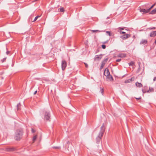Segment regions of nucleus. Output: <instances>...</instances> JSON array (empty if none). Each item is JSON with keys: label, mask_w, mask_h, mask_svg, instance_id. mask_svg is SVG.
Segmentation results:
<instances>
[{"label": "nucleus", "mask_w": 156, "mask_h": 156, "mask_svg": "<svg viewBox=\"0 0 156 156\" xmlns=\"http://www.w3.org/2000/svg\"><path fill=\"white\" fill-rule=\"evenodd\" d=\"M44 120L47 121H50V118L51 117V115L50 113L49 112L46 111L44 112Z\"/></svg>", "instance_id": "obj_2"}, {"label": "nucleus", "mask_w": 156, "mask_h": 156, "mask_svg": "<svg viewBox=\"0 0 156 156\" xmlns=\"http://www.w3.org/2000/svg\"><path fill=\"white\" fill-rule=\"evenodd\" d=\"M136 98V99L139 100V99H140L141 98Z\"/></svg>", "instance_id": "obj_43"}, {"label": "nucleus", "mask_w": 156, "mask_h": 156, "mask_svg": "<svg viewBox=\"0 0 156 156\" xmlns=\"http://www.w3.org/2000/svg\"><path fill=\"white\" fill-rule=\"evenodd\" d=\"M154 78H156V77H155Z\"/></svg>", "instance_id": "obj_48"}, {"label": "nucleus", "mask_w": 156, "mask_h": 156, "mask_svg": "<svg viewBox=\"0 0 156 156\" xmlns=\"http://www.w3.org/2000/svg\"><path fill=\"white\" fill-rule=\"evenodd\" d=\"M144 91H147L146 89H145V88H144Z\"/></svg>", "instance_id": "obj_46"}, {"label": "nucleus", "mask_w": 156, "mask_h": 156, "mask_svg": "<svg viewBox=\"0 0 156 156\" xmlns=\"http://www.w3.org/2000/svg\"><path fill=\"white\" fill-rule=\"evenodd\" d=\"M121 60V59H118L116 60V61L117 62H119Z\"/></svg>", "instance_id": "obj_39"}, {"label": "nucleus", "mask_w": 156, "mask_h": 156, "mask_svg": "<svg viewBox=\"0 0 156 156\" xmlns=\"http://www.w3.org/2000/svg\"><path fill=\"white\" fill-rule=\"evenodd\" d=\"M154 43L156 44V39L155 40V41Z\"/></svg>", "instance_id": "obj_45"}, {"label": "nucleus", "mask_w": 156, "mask_h": 156, "mask_svg": "<svg viewBox=\"0 0 156 156\" xmlns=\"http://www.w3.org/2000/svg\"><path fill=\"white\" fill-rule=\"evenodd\" d=\"M66 144H67L69 145L71 144V143L70 142L68 141V142H67Z\"/></svg>", "instance_id": "obj_37"}, {"label": "nucleus", "mask_w": 156, "mask_h": 156, "mask_svg": "<svg viewBox=\"0 0 156 156\" xmlns=\"http://www.w3.org/2000/svg\"><path fill=\"white\" fill-rule=\"evenodd\" d=\"M104 75L107 77V78H112V76L110 75V72L108 69H106L104 71Z\"/></svg>", "instance_id": "obj_3"}, {"label": "nucleus", "mask_w": 156, "mask_h": 156, "mask_svg": "<svg viewBox=\"0 0 156 156\" xmlns=\"http://www.w3.org/2000/svg\"><path fill=\"white\" fill-rule=\"evenodd\" d=\"M113 80H114V79H107V81H112Z\"/></svg>", "instance_id": "obj_28"}, {"label": "nucleus", "mask_w": 156, "mask_h": 156, "mask_svg": "<svg viewBox=\"0 0 156 156\" xmlns=\"http://www.w3.org/2000/svg\"><path fill=\"white\" fill-rule=\"evenodd\" d=\"M21 106V105L20 103H19L17 105V110L18 111L20 110V107Z\"/></svg>", "instance_id": "obj_17"}, {"label": "nucleus", "mask_w": 156, "mask_h": 156, "mask_svg": "<svg viewBox=\"0 0 156 156\" xmlns=\"http://www.w3.org/2000/svg\"><path fill=\"white\" fill-rule=\"evenodd\" d=\"M130 37V35L129 34H126L122 36H121L120 37L122 40H125L129 37Z\"/></svg>", "instance_id": "obj_10"}, {"label": "nucleus", "mask_w": 156, "mask_h": 156, "mask_svg": "<svg viewBox=\"0 0 156 156\" xmlns=\"http://www.w3.org/2000/svg\"><path fill=\"white\" fill-rule=\"evenodd\" d=\"M9 53V51H7L6 52V54L7 55H8Z\"/></svg>", "instance_id": "obj_42"}, {"label": "nucleus", "mask_w": 156, "mask_h": 156, "mask_svg": "<svg viewBox=\"0 0 156 156\" xmlns=\"http://www.w3.org/2000/svg\"><path fill=\"white\" fill-rule=\"evenodd\" d=\"M62 68L63 70H64L67 66L66 62L65 60H62Z\"/></svg>", "instance_id": "obj_5"}, {"label": "nucleus", "mask_w": 156, "mask_h": 156, "mask_svg": "<svg viewBox=\"0 0 156 156\" xmlns=\"http://www.w3.org/2000/svg\"><path fill=\"white\" fill-rule=\"evenodd\" d=\"M134 62L133 61L129 63V66H133L134 65Z\"/></svg>", "instance_id": "obj_21"}, {"label": "nucleus", "mask_w": 156, "mask_h": 156, "mask_svg": "<svg viewBox=\"0 0 156 156\" xmlns=\"http://www.w3.org/2000/svg\"><path fill=\"white\" fill-rule=\"evenodd\" d=\"M45 81L47 82H48L49 81V80L48 79H43L42 81L43 82H44L43 81Z\"/></svg>", "instance_id": "obj_24"}, {"label": "nucleus", "mask_w": 156, "mask_h": 156, "mask_svg": "<svg viewBox=\"0 0 156 156\" xmlns=\"http://www.w3.org/2000/svg\"><path fill=\"white\" fill-rule=\"evenodd\" d=\"M100 129H101V130L99 133V134L103 135L104 133L105 132V127L104 126V123L102 124V125L101 126Z\"/></svg>", "instance_id": "obj_4"}, {"label": "nucleus", "mask_w": 156, "mask_h": 156, "mask_svg": "<svg viewBox=\"0 0 156 156\" xmlns=\"http://www.w3.org/2000/svg\"><path fill=\"white\" fill-rule=\"evenodd\" d=\"M126 55L124 54H120L118 55V57L121 58H123L126 57Z\"/></svg>", "instance_id": "obj_16"}, {"label": "nucleus", "mask_w": 156, "mask_h": 156, "mask_svg": "<svg viewBox=\"0 0 156 156\" xmlns=\"http://www.w3.org/2000/svg\"><path fill=\"white\" fill-rule=\"evenodd\" d=\"M100 92H101V93L103 95L104 94V89L103 88H101V87H100Z\"/></svg>", "instance_id": "obj_23"}, {"label": "nucleus", "mask_w": 156, "mask_h": 156, "mask_svg": "<svg viewBox=\"0 0 156 156\" xmlns=\"http://www.w3.org/2000/svg\"><path fill=\"white\" fill-rule=\"evenodd\" d=\"M142 91L143 93H149L150 92H153L154 91V89L153 88H149V89L147 91H144V89H142Z\"/></svg>", "instance_id": "obj_9"}, {"label": "nucleus", "mask_w": 156, "mask_h": 156, "mask_svg": "<svg viewBox=\"0 0 156 156\" xmlns=\"http://www.w3.org/2000/svg\"><path fill=\"white\" fill-rule=\"evenodd\" d=\"M156 36V31H154L151 32L150 34V36L151 37H154Z\"/></svg>", "instance_id": "obj_12"}, {"label": "nucleus", "mask_w": 156, "mask_h": 156, "mask_svg": "<svg viewBox=\"0 0 156 156\" xmlns=\"http://www.w3.org/2000/svg\"><path fill=\"white\" fill-rule=\"evenodd\" d=\"M5 151H13L15 150V149L12 147H6L5 149Z\"/></svg>", "instance_id": "obj_11"}, {"label": "nucleus", "mask_w": 156, "mask_h": 156, "mask_svg": "<svg viewBox=\"0 0 156 156\" xmlns=\"http://www.w3.org/2000/svg\"><path fill=\"white\" fill-rule=\"evenodd\" d=\"M108 60V58H105V59H104V61H104L105 62V63Z\"/></svg>", "instance_id": "obj_32"}, {"label": "nucleus", "mask_w": 156, "mask_h": 156, "mask_svg": "<svg viewBox=\"0 0 156 156\" xmlns=\"http://www.w3.org/2000/svg\"><path fill=\"white\" fill-rule=\"evenodd\" d=\"M59 10L61 12H63L64 11V9L63 8H60Z\"/></svg>", "instance_id": "obj_29"}, {"label": "nucleus", "mask_w": 156, "mask_h": 156, "mask_svg": "<svg viewBox=\"0 0 156 156\" xmlns=\"http://www.w3.org/2000/svg\"><path fill=\"white\" fill-rule=\"evenodd\" d=\"M102 48L104 49H105L106 48V46L105 45L103 44L102 45Z\"/></svg>", "instance_id": "obj_33"}, {"label": "nucleus", "mask_w": 156, "mask_h": 156, "mask_svg": "<svg viewBox=\"0 0 156 156\" xmlns=\"http://www.w3.org/2000/svg\"><path fill=\"white\" fill-rule=\"evenodd\" d=\"M137 87H143L142 84L141 83L138 82H136L135 83Z\"/></svg>", "instance_id": "obj_14"}, {"label": "nucleus", "mask_w": 156, "mask_h": 156, "mask_svg": "<svg viewBox=\"0 0 156 156\" xmlns=\"http://www.w3.org/2000/svg\"><path fill=\"white\" fill-rule=\"evenodd\" d=\"M37 90H36V91L34 92V95L35 94H36V93H37Z\"/></svg>", "instance_id": "obj_41"}, {"label": "nucleus", "mask_w": 156, "mask_h": 156, "mask_svg": "<svg viewBox=\"0 0 156 156\" xmlns=\"http://www.w3.org/2000/svg\"><path fill=\"white\" fill-rule=\"evenodd\" d=\"M103 136V135L99 133L98 136L96 138V142L97 144H98L99 143L101 139Z\"/></svg>", "instance_id": "obj_6"}, {"label": "nucleus", "mask_w": 156, "mask_h": 156, "mask_svg": "<svg viewBox=\"0 0 156 156\" xmlns=\"http://www.w3.org/2000/svg\"><path fill=\"white\" fill-rule=\"evenodd\" d=\"M155 5V4H153L150 8L148 9H150V11L151 9L154 7V6Z\"/></svg>", "instance_id": "obj_35"}, {"label": "nucleus", "mask_w": 156, "mask_h": 156, "mask_svg": "<svg viewBox=\"0 0 156 156\" xmlns=\"http://www.w3.org/2000/svg\"><path fill=\"white\" fill-rule=\"evenodd\" d=\"M84 64L85 65V66L87 68L88 67V65L86 63H84Z\"/></svg>", "instance_id": "obj_38"}, {"label": "nucleus", "mask_w": 156, "mask_h": 156, "mask_svg": "<svg viewBox=\"0 0 156 156\" xmlns=\"http://www.w3.org/2000/svg\"><path fill=\"white\" fill-rule=\"evenodd\" d=\"M106 33L108 35H109V36H111V34L110 33V31H106Z\"/></svg>", "instance_id": "obj_27"}, {"label": "nucleus", "mask_w": 156, "mask_h": 156, "mask_svg": "<svg viewBox=\"0 0 156 156\" xmlns=\"http://www.w3.org/2000/svg\"><path fill=\"white\" fill-rule=\"evenodd\" d=\"M119 30H123L124 29V28L122 27H119Z\"/></svg>", "instance_id": "obj_40"}, {"label": "nucleus", "mask_w": 156, "mask_h": 156, "mask_svg": "<svg viewBox=\"0 0 156 156\" xmlns=\"http://www.w3.org/2000/svg\"><path fill=\"white\" fill-rule=\"evenodd\" d=\"M155 28V27H150V28H147V29H149L150 30H153V29H154Z\"/></svg>", "instance_id": "obj_31"}, {"label": "nucleus", "mask_w": 156, "mask_h": 156, "mask_svg": "<svg viewBox=\"0 0 156 156\" xmlns=\"http://www.w3.org/2000/svg\"><path fill=\"white\" fill-rule=\"evenodd\" d=\"M126 33V32L124 31H120V34H125Z\"/></svg>", "instance_id": "obj_34"}, {"label": "nucleus", "mask_w": 156, "mask_h": 156, "mask_svg": "<svg viewBox=\"0 0 156 156\" xmlns=\"http://www.w3.org/2000/svg\"><path fill=\"white\" fill-rule=\"evenodd\" d=\"M156 79H153V80L154 81H155L156 80Z\"/></svg>", "instance_id": "obj_44"}, {"label": "nucleus", "mask_w": 156, "mask_h": 156, "mask_svg": "<svg viewBox=\"0 0 156 156\" xmlns=\"http://www.w3.org/2000/svg\"><path fill=\"white\" fill-rule=\"evenodd\" d=\"M102 55H97L95 56L94 60L95 61H98L100 60L102 58Z\"/></svg>", "instance_id": "obj_7"}, {"label": "nucleus", "mask_w": 156, "mask_h": 156, "mask_svg": "<svg viewBox=\"0 0 156 156\" xmlns=\"http://www.w3.org/2000/svg\"><path fill=\"white\" fill-rule=\"evenodd\" d=\"M37 138V135H35V136H34L33 137V142H34L35 141V140H36Z\"/></svg>", "instance_id": "obj_25"}, {"label": "nucleus", "mask_w": 156, "mask_h": 156, "mask_svg": "<svg viewBox=\"0 0 156 156\" xmlns=\"http://www.w3.org/2000/svg\"><path fill=\"white\" fill-rule=\"evenodd\" d=\"M31 131L33 133H34L35 132V130L34 129L32 128Z\"/></svg>", "instance_id": "obj_36"}, {"label": "nucleus", "mask_w": 156, "mask_h": 156, "mask_svg": "<svg viewBox=\"0 0 156 156\" xmlns=\"http://www.w3.org/2000/svg\"><path fill=\"white\" fill-rule=\"evenodd\" d=\"M52 148H55V149H59L60 148V147H57V146H56V147L54 146V147H52Z\"/></svg>", "instance_id": "obj_26"}, {"label": "nucleus", "mask_w": 156, "mask_h": 156, "mask_svg": "<svg viewBox=\"0 0 156 156\" xmlns=\"http://www.w3.org/2000/svg\"><path fill=\"white\" fill-rule=\"evenodd\" d=\"M147 42V40L146 39H142L140 41V44H146Z\"/></svg>", "instance_id": "obj_13"}, {"label": "nucleus", "mask_w": 156, "mask_h": 156, "mask_svg": "<svg viewBox=\"0 0 156 156\" xmlns=\"http://www.w3.org/2000/svg\"><path fill=\"white\" fill-rule=\"evenodd\" d=\"M140 11L141 12H143V14L147 13L150 11V9H140Z\"/></svg>", "instance_id": "obj_8"}, {"label": "nucleus", "mask_w": 156, "mask_h": 156, "mask_svg": "<svg viewBox=\"0 0 156 156\" xmlns=\"http://www.w3.org/2000/svg\"><path fill=\"white\" fill-rule=\"evenodd\" d=\"M68 150H69V147H68Z\"/></svg>", "instance_id": "obj_47"}, {"label": "nucleus", "mask_w": 156, "mask_h": 156, "mask_svg": "<svg viewBox=\"0 0 156 156\" xmlns=\"http://www.w3.org/2000/svg\"><path fill=\"white\" fill-rule=\"evenodd\" d=\"M41 16H36L34 18V20L32 21L33 22H35V21L37 20V19L40 17H41Z\"/></svg>", "instance_id": "obj_20"}, {"label": "nucleus", "mask_w": 156, "mask_h": 156, "mask_svg": "<svg viewBox=\"0 0 156 156\" xmlns=\"http://www.w3.org/2000/svg\"><path fill=\"white\" fill-rule=\"evenodd\" d=\"M105 64V62L104 61H102V62L101 65V69L103 67V66H104Z\"/></svg>", "instance_id": "obj_19"}, {"label": "nucleus", "mask_w": 156, "mask_h": 156, "mask_svg": "<svg viewBox=\"0 0 156 156\" xmlns=\"http://www.w3.org/2000/svg\"><path fill=\"white\" fill-rule=\"evenodd\" d=\"M156 13V8L154 9L151 11L150 13L151 14H154Z\"/></svg>", "instance_id": "obj_15"}, {"label": "nucleus", "mask_w": 156, "mask_h": 156, "mask_svg": "<svg viewBox=\"0 0 156 156\" xmlns=\"http://www.w3.org/2000/svg\"><path fill=\"white\" fill-rule=\"evenodd\" d=\"M23 131L22 129H17L15 133V139L17 141H19L22 138Z\"/></svg>", "instance_id": "obj_1"}, {"label": "nucleus", "mask_w": 156, "mask_h": 156, "mask_svg": "<svg viewBox=\"0 0 156 156\" xmlns=\"http://www.w3.org/2000/svg\"><path fill=\"white\" fill-rule=\"evenodd\" d=\"M91 31H92L93 33H94L95 32H101L102 31H100L99 30H91Z\"/></svg>", "instance_id": "obj_22"}, {"label": "nucleus", "mask_w": 156, "mask_h": 156, "mask_svg": "<svg viewBox=\"0 0 156 156\" xmlns=\"http://www.w3.org/2000/svg\"><path fill=\"white\" fill-rule=\"evenodd\" d=\"M132 79H129L126 80L125 81V83H130V82L132 81L133 80H132Z\"/></svg>", "instance_id": "obj_18"}, {"label": "nucleus", "mask_w": 156, "mask_h": 156, "mask_svg": "<svg viewBox=\"0 0 156 156\" xmlns=\"http://www.w3.org/2000/svg\"><path fill=\"white\" fill-rule=\"evenodd\" d=\"M6 58H4L2 59L1 60V61L2 62H5V60H6Z\"/></svg>", "instance_id": "obj_30"}]
</instances>
